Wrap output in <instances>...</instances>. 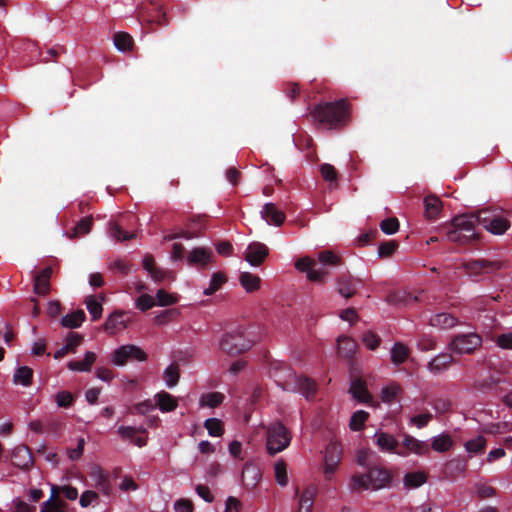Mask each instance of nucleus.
Returning a JSON list of instances; mask_svg holds the SVG:
<instances>
[{"label": "nucleus", "mask_w": 512, "mask_h": 512, "mask_svg": "<svg viewBox=\"0 0 512 512\" xmlns=\"http://www.w3.org/2000/svg\"><path fill=\"white\" fill-rule=\"evenodd\" d=\"M275 382L285 391L297 392L311 399L316 393V383L305 376L296 375L290 368H283L274 373Z\"/></svg>", "instance_id": "nucleus-1"}, {"label": "nucleus", "mask_w": 512, "mask_h": 512, "mask_svg": "<svg viewBox=\"0 0 512 512\" xmlns=\"http://www.w3.org/2000/svg\"><path fill=\"white\" fill-rule=\"evenodd\" d=\"M313 117L328 128H337L346 123L348 118V103L341 99L336 102H325L313 110Z\"/></svg>", "instance_id": "nucleus-2"}, {"label": "nucleus", "mask_w": 512, "mask_h": 512, "mask_svg": "<svg viewBox=\"0 0 512 512\" xmlns=\"http://www.w3.org/2000/svg\"><path fill=\"white\" fill-rule=\"evenodd\" d=\"M478 224V211L474 214H464L452 219L451 229L447 238L453 242L467 243L476 236L475 225Z\"/></svg>", "instance_id": "nucleus-3"}, {"label": "nucleus", "mask_w": 512, "mask_h": 512, "mask_svg": "<svg viewBox=\"0 0 512 512\" xmlns=\"http://www.w3.org/2000/svg\"><path fill=\"white\" fill-rule=\"evenodd\" d=\"M290 430L280 421H273L266 427V448L269 455L285 450L291 443Z\"/></svg>", "instance_id": "nucleus-4"}, {"label": "nucleus", "mask_w": 512, "mask_h": 512, "mask_svg": "<svg viewBox=\"0 0 512 512\" xmlns=\"http://www.w3.org/2000/svg\"><path fill=\"white\" fill-rule=\"evenodd\" d=\"M478 224L489 233L503 235L511 226L508 216L500 209L478 210Z\"/></svg>", "instance_id": "nucleus-5"}, {"label": "nucleus", "mask_w": 512, "mask_h": 512, "mask_svg": "<svg viewBox=\"0 0 512 512\" xmlns=\"http://www.w3.org/2000/svg\"><path fill=\"white\" fill-rule=\"evenodd\" d=\"M253 341L246 335V330L237 328L225 333L219 340V348L222 352L236 356L249 350Z\"/></svg>", "instance_id": "nucleus-6"}, {"label": "nucleus", "mask_w": 512, "mask_h": 512, "mask_svg": "<svg viewBox=\"0 0 512 512\" xmlns=\"http://www.w3.org/2000/svg\"><path fill=\"white\" fill-rule=\"evenodd\" d=\"M482 344V338L475 332L461 333L455 335L449 348L452 352L457 354H471Z\"/></svg>", "instance_id": "nucleus-7"}, {"label": "nucleus", "mask_w": 512, "mask_h": 512, "mask_svg": "<svg viewBox=\"0 0 512 512\" xmlns=\"http://www.w3.org/2000/svg\"><path fill=\"white\" fill-rule=\"evenodd\" d=\"M295 268L301 272H305L310 281L317 283H323L329 273L326 266H322L320 262L317 263L315 259L308 256L297 260Z\"/></svg>", "instance_id": "nucleus-8"}, {"label": "nucleus", "mask_w": 512, "mask_h": 512, "mask_svg": "<svg viewBox=\"0 0 512 512\" xmlns=\"http://www.w3.org/2000/svg\"><path fill=\"white\" fill-rule=\"evenodd\" d=\"M342 459V448L336 442L327 445L324 453L323 473L326 480L330 481L336 472Z\"/></svg>", "instance_id": "nucleus-9"}, {"label": "nucleus", "mask_w": 512, "mask_h": 512, "mask_svg": "<svg viewBox=\"0 0 512 512\" xmlns=\"http://www.w3.org/2000/svg\"><path fill=\"white\" fill-rule=\"evenodd\" d=\"M129 359L144 361L146 354L135 345H123L113 352L112 362L117 366H123Z\"/></svg>", "instance_id": "nucleus-10"}, {"label": "nucleus", "mask_w": 512, "mask_h": 512, "mask_svg": "<svg viewBox=\"0 0 512 512\" xmlns=\"http://www.w3.org/2000/svg\"><path fill=\"white\" fill-rule=\"evenodd\" d=\"M373 438L381 451L394 453L402 457L407 456V452L403 451L402 448L398 449L399 442L393 435L377 431Z\"/></svg>", "instance_id": "nucleus-11"}, {"label": "nucleus", "mask_w": 512, "mask_h": 512, "mask_svg": "<svg viewBox=\"0 0 512 512\" xmlns=\"http://www.w3.org/2000/svg\"><path fill=\"white\" fill-rule=\"evenodd\" d=\"M402 446V450L407 452V456L409 454L426 456L430 452V445L427 441L419 440L406 433L403 434Z\"/></svg>", "instance_id": "nucleus-12"}, {"label": "nucleus", "mask_w": 512, "mask_h": 512, "mask_svg": "<svg viewBox=\"0 0 512 512\" xmlns=\"http://www.w3.org/2000/svg\"><path fill=\"white\" fill-rule=\"evenodd\" d=\"M367 473L369 476V480H371V488L372 490H379L387 487L391 480V473L380 466L368 467Z\"/></svg>", "instance_id": "nucleus-13"}, {"label": "nucleus", "mask_w": 512, "mask_h": 512, "mask_svg": "<svg viewBox=\"0 0 512 512\" xmlns=\"http://www.w3.org/2000/svg\"><path fill=\"white\" fill-rule=\"evenodd\" d=\"M268 253L269 250L266 245L260 242H253L246 248L245 260L251 266H258L264 261Z\"/></svg>", "instance_id": "nucleus-14"}, {"label": "nucleus", "mask_w": 512, "mask_h": 512, "mask_svg": "<svg viewBox=\"0 0 512 512\" xmlns=\"http://www.w3.org/2000/svg\"><path fill=\"white\" fill-rule=\"evenodd\" d=\"M143 268L147 271L151 279L155 283L163 282L166 279H172V273L163 270L156 266L154 258L151 255H146L142 261Z\"/></svg>", "instance_id": "nucleus-15"}, {"label": "nucleus", "mask_w": 512, "mask_h": 512, "mask_svg": "<svg viewBox=\"0 0 512 512\" xmlns=\"http://www.w3.org/2000/svg\"><path fill=\"white\" fill-rule=\"evenodd\" d=\"M337 291L344 298L352 297L362 286V280L352 276H342L337 280Z\"/></svg>", "instance_id": "nucleus-16"}, {"label": "nucleus", "mask_w": 512, "mask_h": 512, "mask_svg": "<svg viewBox=\"0 0 512 512\" xmlns=\"http://www.w3.org/2000/svg\"><path fill=\"white\" fill-rule=\"evenodd\" d=\"M128 321L129 320L125 317V313L114 312L106 319L104 330L110 335L117 334L126 329Z\"/></svg>", "instance_id": "nucleus-17"}, {"label": "nucleus", "mask_w": 512, "mask_h": 512, "mask_svg": "<svg viewBox=\"0 0 512 512\" xmlns=\"http://www.w3.org/2000/svg\"><path fill=\"white\" fill-rule=\"evenodd\" d=\"M261 217L269 225L281 226L285 220V214L275 204L266 203L260 211Z\"/></svg>", "instance_id": "nucleus-18"}, {"label": "nucleus", "mask_w": 512, "mask_h": 512, "mask_svg": "<svg viewBox=\"0 0 512 512\" xmlns=\"http://www.w3.org/2000/svg\"><path fill=\"white\" fill-rule=\"evenodd\" d=\"M12 464L18 468L27 469L33 464L30 449L25 445H19L12 452Z\"/></svg>", "instance_id": "nucleus-19"}, {"label": "nucleus", "mask_w": 512, "mask_h": 512, "mask_svg": "<svg viewBox=\"0 0 512 512\" xmlns=\"http://www.w3.org/2000/svg\"><path fill=\"white\" fill-rule=\"evenodd\" d=\"M261 479V471L253 463H246L242 470V482L247 489L256 487Z\"/></svg>", "instance_id": "nucleus-20"}, {"label": "nucleus", "mask_w": 512, "mask_h": 512, "mask_svg": "<svg viewBox=\"0 0 512 512\" xmlns=\"http://www.w3.org/2000/svg\"><path fill=\"white\" fill-rule=\"evenodd\" d=\"M349 393L360 403H369L372 400V396L369 393L365 382L360 378H356L351 381Z\"/></svg>", "instance_id": "nucleus-21"}, {"label": "nucleus", "mask_w": 512, "mask_h": 512, "mask_svg": "<svg viewBox=\"0 0 512 512\" xmlns=\"http://www.w3.org/2000/svg\"><path fill=\"white\" fill-rule=\"evenodd\" d=\"M348 488L352 493H360L362 491L372 490L371 480H369L368 473H354L350 477Z\"/></svg>", "instance_id": "nucleus-22"}, {"label": "nucleus", "mask_w": 512, "mask_h": 512, "mask_svg": "<svg viewBox=\"0 0 512 512\" xmlns=\"http://www.w3.org/2000/svg\"><path fill=\"white\" fill-rule=\"evenodd\" d=\"M156 407L163 413L174 411L178 407V402L174 396L166 391H160L155 394Z\"/></svg>", "instance_id": "nucleus-23"}, {"label": "nucleus", "mask_w": 512, "mask_h": 512, "mask_svg": "<svg viewBox=\"0 0 512 512\" xmlns=\"http://www.w3.org/2000/svg\"><path fill=\"white\" fill-rule=\"evenodd\" d=\"M89 476L93 485L101 490L104 494L109 492L108 475L97 465H93L90 469Z\"/></svg>", "instance_id": "nucleus-24"}, {"label": "nucleus", "mask_w": 512, "mask_h": 512, "mask_svg": "<svg viewBox=\"0 0 512 512\" xmlns=\"http://www.w3.org/2000/svg\"><path fill=\"white\" fill-rule=\"evenodd\" d=\"M52 274V269L47 267L41 271L40 274L34 278V291L38 295H45L48 293L50 284L49 279Z\"/></svg>", "instance_id": "nucleus-25"}, {"label": "nucleus", "mask_w": 512, "mask_h": 512, "mask_svg": "<svg viewBox=\"0 0 512 512\" xmlns=\"http://www.w3.org/2000/svg\"><path fill=\"white\" fill-rule=\"evenodd\" d=\"M453 357L448 353H439L429 363L428 368L434 374H440L445 371L452 362Z\"/></svg>", "instance_id": "nucleus-26"}, {"label": "nucleus", "mask_w": 512, "mask_h": 512, "mask_svg": "<svg viewBox=\"0 0 512 512\" xmlns=\"http://www.w3.org/2000/svg\"><path fill=\"white\" fill-rule=\"evenodd\" d=\"M457 323V318L446 312L437 313L430 318V324L440 329L452 328Z\"/></svg>", "instance_id": "nucleus-27"}, {"label": "nucleus", "mask_w": 512, "mask_h": 512, "mask_svg": "<svg viewBox=\"0 0 512 512\" xmlns=\"http://www.w3.org/2000/svg\"><path fill=\"white\" fill-rule=\"evenodd\" d=\"M453 446V440L449 434L441 433L431 438V446L434 451L445 453Z\"/></svg>", "instance_id": "nucleus-28"}, {"label": "nucleus", "mask_w": 512, "mask_h": 512, "mask_svg": "<svg viewBox=\"0 0 512 512\" xmlns=\"http://www.w3.org/2000/svg\"><path fill=\"white\" fill-rule=\"evenodd\" d=\"M317 493H318L317 485H315V484L308 485L300 496L299 507H301V509H304L308 512H311L313 504H314V499H315V496L317 495Z\"/></svg>", "instance_id": "nucleus-29"}, {"label": "nucleus", "mask_w": 512, "mask_h": 512, "mask_svg": "<svg viewBox=\"0 0 512 512\" xmlns=\"http://www.w3.org/2000/svg\"><path fill=\"white\" fill-rule=\"evenodd\" d=\"M96 360V354L94 352L88 351L85 354V357L81 361H69L67 363V367L72 371L79 372H88L91 370L93 363Z\"/></svg>", "instance_id": "nucleus-30"}, {"label": "nucleus", "mask_w": 512, "mask_h": 512, "mask_svg": "<svg viewBox=\"0 0 512 512\" xmlns=\"http://www.w3.org/2000/svg\"><path fill=\"white\" fill-rule=\"evenodd\" d=\"M427 481V474L423 471L406 473L403 477V484L408 489H415Z\"/></svg>", "instance_id": "nucleus-31"}, {"label": "nucleus", "mask_w": 512, "mask_h": 512, "mask_svg": "<svg viewBox=\"0 0 512 512\" xmlns=\"http://www.w3.org/2000/svg\"><path fill=\"white\" fill-rule=\"evenodd\" d=\"M108 235L116 241H127L136 237L135 233L125 231L117 222L110 221L108 223Z\"/></svg>", "instance_id": "nucleus-32"}, {"label": "nucleus", "mask_w": 512, "mask_h": 512, "mask_svg": "<svg viewBox=\"0 0 512 512\" xmlns=\"http://www.w3.org/2000/svg\"><path fill=\"white\" fill-rule=\"evenodd\" d=\"M487 440L484 436L478 435L464 443V448L470 456L480 455L484 452Z\"/></svg>", "instance_id": "nucleus-33"}, {"label": "nucleus", "mask_w": 512, "mask_h": 512, "mask_svg": "<svg viewBox=\"0 0 512 512\" xmlns=\"http://www.w3.org/2000/svg\"><path fill=\"white\" fill-rule=\"evenodd\" d=\"M210 257V250L203 247H197L189 252L187 261L190 264H200L204 266L210 261Z\"/></svg>", "instance_id": "nucleus-34"}, {"label": "nucleus", "mask_w": 512, "mask_h": 512, "mask_svg": "<svg viewBox=\"0 0 512 512\" xmlns=\"http://www.w3.org/2000/svg\"><path fill=\"white\" fill-rule=\"evenodd\" d=\"M425 215L429 220H434L442 209V203L436 196H427L424 199Z\"/></svg>", "instance_id": "nucleus-35"}, {"label": "nucleus", "mask_w": 512, "mask_h": 512, "mask_svg": "<svg viewBox=\"0 0 512 512\" xmlns=\"http://www.w3.org/2000/svg\"><path fill=\"white\" fill-rule=\"evenodd\" d=\"M391 361L394 365L404 363L409 357V349L401 342H396L390 351Z\"/></svg>", "instance_id": "nucleus-36"}, {"label": "nucleus", "mask_w": 512, "mask_h": 512, "mask_svg": "<svg viewBox=\"0 0 512 512\" xmlns=\"http://www.w3.org/2000/svg\"><path fill=\"white\" fill-rule=\"evenodd\" d=\"M339 354L343 357L350 358L356 351V342L346 336H340L337 339Z\"/></svg>", "instance_id": "nucleus-37"}, {"label": "nucleus", "mask_w": 512, "mask_h": 512, "mask_svg": "<svg viewBox=\"0 0 512 512\" xmlns=\"http://www.w3.org/2000/svg\"><path fill=\"white\" fill-rule=\"evenodd\" d=\"M240 283L246 292L251 293L259 289L261 279L257 275L250 272H242L240 275Z\"/></svg>", "instance_id": "nucleus-38"}, {"label": "nucleus", "mask_w": 512, "mask_h": 512, "mask_svg": "<svg viewBox=\"0 0 512 512\" xmlns=\"http://www.w3.org/2000/svg\"><path fill=\"white\" fill-rule=\"evenodd\" d=\"M85 320V313L82 309L67 314L61 318V325L66 328H78Z\"/></svg>", "instance_id": "nucleus-39"}, {"label": "nucleus", "mask_w": 512, "mask_h": 512, "mask_svg": "<svg viewBox=\"0 0 512 512\" xmlns=\"http://www.w3.org/2000/svg\"><path fill=\"white\" fill-rule=\"evenodd\" d=\"M225 396L220 392H208L201 395L199 400L200 407L215 408L222 404Z\"/></svg>", "instance_id": "nucleus-40"}, {"label": "nucleus", "mask_w": 512, "mask_h": 512, "mask_svg": "<svg viewBox=\"0 0 512 512\" xmlns=\"http://www.w3.org/2000/svg\"><path fill=\"white\" fill-rule=\"evenodd\" d=\"M180 378L179 367L175 363L167 366L163 372V379L168 388H173L178 384Z\"/></svg>", "instance_id": "nucleus-41"}, {"label": "nucleus", "mask_w": 512, "mask_h": 512, "mask_svg": "<svg viewBox=\"0 0 512 512\" xmlns=\"http://www.w3.org/2000/svg\"><path fill=\"white\" fill-rule=\"evenodd\" d=\"M418 297H413L411 294L406 292H395L391 293L387 296V302L394 305H410L413 302H416Z\"/></svg>", "instance_id": "nucleus-42"}, {"label": "nucleus", "mask_w": 512, "mask_h": 512, "mask_svg": "<svg viewBox=\"0 0 512 512\" xmlns=\"http://www.w3.org/2000/svg\"><path fill=\"white\" fill-rule=\"evenodd\" d=\"M33 376V370L27 366H20L14 373L13 381L15 384H21L22 386H29Z\"/></svg>", "instance_id": "nucleus-43"}, {"label": "nucleus", "mask_w": 512, "mask_h": 512, "mask_svg": "<svg viewBox=\"0 0 512 512\" xmlns=\"http://www.w3.org/2000/svg\"><path fill=\"white\" fill-rule=\"evenodd\" d=\"M91 226H92V218L84 217L75 225L73 232L71 234H68V237L70 239H73L75 237L85 235L90 232Z\"/></svg>", "instance_id": "nucleus-44"}, {"label": "nucleus", "mask_w": 512, "mask_h": 512, "mask_svg": "<svg viewBox=\"0 0 512 512\" xmlns=\"http://www.w3.org/2000/svg\"><path fill=\"white\" fill-rule=\"evenodd\" d=\"M369 413L364 410H358L353 413L350 419L349 427L353 431H360L368 419Z\"/></svg>", "instance_id": "nucleus-45"}, {"label": "nucleus", "mask_w": 512, "mask_h": 512, "mask_svg": "<svg viewBox=\"0 0 512 512\" xmlns=\"http://www.w3.org/2000/svg\"><path fill=\"white\" fill-rule=\"evenodd\" d=\"M132 37L127 33H116L114 35V45L120 52L128 51L132 46Z\"/></svg>", "instance_id": "nucleus-46"}, {"label": "nucleus", "mask_w": 512, "mask_h": 512, "mask_svg": "<svg viewBox=\"0 0 512 512\" xmlns=\"http://www.w3.org/2000/svg\"><path fill=\"white\" fill-rule=\"evenodd\" d=\"M466 460L460 457L451 459L446 464V470L449 474H463L466 471Z\"/></svg>", "instance_id": "nucleus-47"}, {"label": "nucleus", "mask_w": 512, "mask_h": 512, "mask_svg": "<svg viewBox=\"0 0 512 512\" xmlns=\"http://www.w3.org/2000/svg\"><path fill=\"white\" fill-rule=\"evenodd\" d=\"M85 304L88 312L92 316V320H97L102 315V305L101 303L94 297V296H88L85 299Z\"/></svg>", "instance_id": "nucleus-48"}, {"label": "nucleus", "mask_w": 512, "mask_h": 512, "mask_svg": "<svg viewBox=\"0 0 512 512\" xmlns=\"http://www.w3.org/2000/svg\"><path fill=\"white\" fill-rule=\"evenodd\" d=\"M226 282V277L222 273H214L211 277L210 284L204 289L203 293L207 296L214 294Z\"/></svg>", "instance_id": "nucleus-49"}, {"label": "nucleus", "mask_w": 512, "mask_h": 512, "mask_svg": "<svg viewBox=\"0 0 512 512\" xmlns=\"http://www.w3.org/2000/svg\"><path fill=\"white\" fill-rule=\"evenodd\" d=\"M204 427L212 437H219L223 433L222 422L217 418H208L204 422Z\"/></svg>", "instance_id": "nucleus-50"}, {"label": "nucleus", "mask_w": 512, "mask_h": 512, "mask_svg": "<svg viewBox=\"0 0 512 512\" xmlns=\"http://www.w3.org/2000/svg\"><path fill=\"white\" fill-rule=\"evenodd\" d=\"M275 478L277 483L284 487L288 484V476L286 470V463L282 460H279L274 465Z\"/></svg>", "instance_id": "nucleus-51"}, {"label": "nucleus", "mask_w": 512, "mask_h": 512, "mask_svg": "<svg viewBox=\"0 0 512 512\" xmlns=\"http://www.w3.org/2000/svg\"><path fill=\"white\" fill-rule=\"evenodd\" d=\"M400 391V387L396 384L386 386L381 391V399L383 402L390 404L395 400Z\"/></svg>", "instance_id": "nucleus-52"}, {"label": "nucleus", "mask_w": 512, "mask_h": 512, "mask_svg": "<svg viewBox=\"0 0 512 512\" xmlns=\"http://www.w3.org/2000/svg\"><path fill=\"white\" fill-rule=\"evenodd\" d=\"M318 261L322 266H336L339 264V257L332 251L326 250L318 253Z\"/></svg>", "instance_id": "nucleus-53"}, {"label": "nucleus", "mask_w": 512, "mask_h": 512, "mask_svg": "<svg viewBox=\"0 0 512 512\" xmlns=\"http://www.w3.org/2000/svg\"><path fill=\"white\" fill-rule=\"evenodd\" d=\"M432 414L430 412L414 415L409 419V425L415 426L418 429H422L428 425V423L432 419Z\"/></svg>", "instance_id": "nucleus-54"}, {"label": "nucleus", "mask_w": 512, "mask_h": 512, "mask_svg": "<svg viewBox=\"0 0 512 512\" xmlns=\"http://www.w3.org/2000/svg\"><path fill=\"white\" fill-rule=\"evenodd\" d=\"M493 340L500 349L512 350V332L501 333Z\"/></svg>", "instance_id": "nucleus-55"}, {"label": "nucleus", "mask_w": 512, "mask_h": 512, "mask_svg": "<svg viewBox=\"0 0 512 512\" xmlns=\"http://www.w3.org/2000/svg\"><path fill=\"white\" fill-rule=\"evenodd\" d=\"M156 305L154 298L149 294H142L136 300V308L141 311L151 309Z\"/></svg>", "instance_id": "nucleus-56"}, {"label": "nucleus", "mask_w": 512, "mask_h": 512, "mask_svg": "<svg viewBox=\"0 0 512 512\" xmlns=\"http://www.w3.org/2000/svg\"><path fill=\"white\" fill-rule=\"evenodd\" d=\"M157 305L169 306L176 303L177 298L172 294H169L163 289H159L156 293Z\"/></svg>", "instance_id": "nucleus-57"}, {"label": "nucleus", "mask_w": 512, "mask_h": 512, "mask_svg": "<svg viewBox=\"0 0 512 512\" xmlns=\"http://www.w3.org/2000/svg\"><path fill=\"white\" fill-rule=\"evenodd\" d=\"M380 227L383 233L392 235L398 231L399 223L396 218H387L381 222Z\"/></svg>", "instance_id": "nucleus-58"}, {"label": "nucleus", "mask_w": 512, "mask_h": 512, "mask_svg": "<svg viewBox=\"0 0 512 512\" xmlns=\"http://www.w3.org/2000/svg\"><path fill=\"white\" fill-rule=\"evenodd\" d=\"M63 423L58 418H49L45 421V427H46V433L52 434V435H59L61 429H62Z\"/></svg>", "instance_id": "nucleus-59"}, {"label": "nucleus", "mask_w": 512, "mask_h": 512, "mask_svg": "<svg viewBox=\"0 0 512 512\" xmlns=\"http://www.w3.org/2000/svg\"><path fill=\"white\" fill-rule=\"evenodd\" d=\"M320 172L325 181L335 182L337 180L336 169L328 163H324L320 166Z\"/></svg>", "instance_id": "nucleus-60"}, {"label": "nucleus", "mask_w": 512, "mask_h": 512, "mask_svg": "<svg viewBox=\"0 0 512 512\" xmlns=\"http://www.w3.org/2000/svg\"><path fill=\"white\" fill-rule=\"evenodd\" d=\"M55 400H56L58 407L67 408L72 405L73 396L68 391H61L56 394Z\"/></svg>", "instance_id": "nucleus-61"}, {"label": "nucleus", "mask_w": 512, "mask_h": 512, "mask_svg": "<svg viewBox=\"0 0 512 512\" xmlns=\"http://www.w3.org/2000/svg\"><path fill=\"white\" fill-rule=\"evenodd\" d=\"M156 408V402L154 403L151 399L144 400L135 404L134 410L140 415H146Z\"/></svg>", "instance_id": "nucleus-62"}, {"label": "nucleus", "mask_w": 512, "mask_h": 512, "mask_svg": "<svg viewBox=\"0 0 512 512\" xmlns=\"http://www.w3.org/2000/svg\"><path fill=\"white\" fill-rule=\"evenodd\" d=\"M85 439L79 438L76 448L68 449L67 454L70 460L76 461L81 458L84 452Z\"/></svg>", "instance_id": "nucleus-63"}, {"label": "nucleus", "mask_w": 512, "mask_h": 512, "mask_svg": "<svg viewBox=\"0 0 512 512\" xmlns=\"http://www.w3.org/2000/svg\"><path fill=\"white\" fill-rule=\"evenodd\" d=\"M431 406L437 413H445L451 407V402L444 398H437L431 402Z\"/></svg>", "instance_id": "nucleus-64"}]
</instances>
